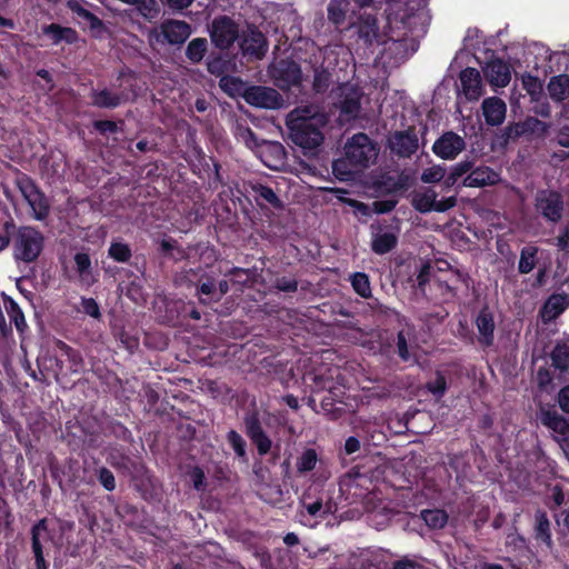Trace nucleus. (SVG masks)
<instances>
[{"mask_svg": "<svg viewBox=\"0 0 569 569\" xmlns=\"http://www.w3.org/2000/svg\"><path fill=\"white\" fill-rule=\"evenodd\" d=\"M427 0H390L387 20L391 32L385 42L382 58L390 66L405 61L418 49V39L429 24Z\"/></svg>", "mask_w": 569, "mask_h": 569, "instance_id": "1", "label": "nucleus"}, {"mask_svg": "<svg viewBox=\"0 0 569 569\" xmlns=\"http://www.w3.org/2000/svg\"><path fill=\"white\" fill-rule=\"evenodd\" d=\"M327 117L317 104L300 106L291 110L286 119L291 141L306 150L319 147L323 141L321 128Z\"/></svg>", "mask_w": 569, "mask_h": 569, "instance_id": "2", "label": "nucleus"}, {"mask_svg": "<svg viewBox=\"0 0 569 569\" xmlns=\"http://www.w3.org/2000/svg\"><path fill=\"white\" fill-rule=\"evenodd\" d=\"M346 157L333 161V173L348 180L355 172L369 167L378 156V148L365 133H357L345 146Z\"/></svg>", "mask_w": 569, "mask_h": 569, "instance_id": "3", "label": "nucleus"}, {"mask_svg": "<svg viewBox=\"0 0 569 569\" xmlns=\"http://www.w3.org/2000/svg\"><path fill=\"white\" fill-rule=\"evenodd\" d=\"M44 238L33 227H20L12 238V254L17 261L33 262L43 249Z\"/></svg>", "mask_w": 569, "mask_h": 569, "instance_id": "4", "label": "nucleus"}, {"mask_svg": "<svg viewBox=\"0 0 569 569\" xmlns=\"http://www.w3.org/2000/svg\"><path fill=\"white\" fill-rule=\"evenodd\" d=\"M330 96L333 106L340 111L341 121H350L358 117L363 93L357 84L341 83L332 89Z\"/></svg>", "mask_w": 569, "mask_h": 569, "instance_id": "5", "label": "nucleus"}, {"mask_svg": "<svg viewBox=\"0 0 569 569\" xmlns=\"http://www.w3.org/2000/svg\"><path fill=\"white\" fill-rule=\"evenodd\" d=\"M191 26L182 20L169 19L163 21L159 28L148 31L147 39L151 47L169 43L180 46L191 36Z\"/></svg>", "mask_w": 569, "mask_h": 569, "instance_id": "6", "label": "nucleus"}, {"mask_svg": "<svg viewBox=\"0 0 569 569\" xmlns=\"http://www.w3.org/2000/svg\"><path fill=\"white\" fill-rule=\"evenodd\" d=\"M536 211L550 222H558L562 218L563 199L552 190H539L535 197Z\"/></svg>", "mask_w": 569, "mask_h": 569, "instance_id": "7", "label": "nucleus"}, {"mask_svg": "<svg viewBox=\"0 0 569 569\" xmlns=\"http://www.w3.org/2000/svg\"><path fill=\"white\" fill-rule=\"evenodd\" d=\"M239 36L238 26L226 16L216 18L210 26L211 41L219 49L230 48Z\"/></svg>", "mask_w": 569, "mask_h": 569, "instance_id": "8", "label": "nucleus"}, {"mask_svg": "<svg viewBox=\"0 0 569 569\" xmlns=\"http://www.w3.org/2000/svg\"><path fill=\"white\" fill-rule=\"evenodd\" d=\"M242 96L246 102L258 108L278 109L283 104L281 94L277 90L268 87L256 86L247 88Z\"/></svg>", "mask_w": 569, "mask_h": 569, "instance_id": "9", "label": "nucleus"}, {"mask_svg": "<svg viewBox=\"0 0 569 569\" xmlns=\"http://www.w3.org/2000/svg\"><path fill=\"white\" fill-rule=\"evenodd\" d=\"M239 44L243 56L261 59L268 51L264 34L254 26H248L239 36Z\"/></svg>", "mask_w": 569, "mask_h": 569, "instance_id": "10", "label": "nucleus"}, {"mask_svg": "<svg viewBox=\"0 0 569 569\" xmlns=\"http://www.w3.org/2000/svg\"><path fill=\"white\" fill-rule=\"evenodd\" d=\"M19 189L32 210L36 220H43L49 213V203L44 194L29 179L19 181Z\"/></svg>", "mask_w": 569, "mask_h": 569, "instance_id": "11", "label": "nucleus"}, {"mask_svg": "<svg viewBox=\"0 0 569 569\" xmlns=\"http://www.w3.org/2000/svg\"><path fill=\"white\" fill-rule=\"evenodd\" d=\"M272 77L281 89L299 86L302 81L300 67L290 60H280L272 68Z\"/></svg>", "mask_w": 569, "mask_h": 569, "instance_id": "12", "label": "nucleus"}, {"mask_svg": "<svg viewBox=\"0 0 569 569\" xmlns=\"http://www.w3.org/2000/svg\"><path fill=\"white\" fill-rule=\"evenodd\" d=\"M466 147L465 140L457 133H443L432 146L436 156L445 160L455 159Z\"/></svg>", "mask_w": 569, "mask_h": 569, "instance_id": "13", "label": "nucleus"}, {"mask_svg": "<svg viewBox=\"0 0 569 569\" xmlns=\"http://www.w3.org/2000/svg\"><path fill=\"white\" fill-rule=\"evenodd\" d=\"M246 433L256 445L259 455L263 456L271 449V440L263 432L257 412H250L244 417Z\"/></svg>", "mask_w": 569, "mask_h": 569, "instance_id": "14", "label": "nucleus"}, {"mask_svg": "<svg viewBox=\"0 0 569 569\" xmlns=\"http://www.w3.org/2000/svg\"><path fill=\"white\" fill-rule=\"evenodd\" d=\"M32 535V551L36 559L37 569H47L44 560L43 548L51 541V535L47 527L46 519L39 520L31 529Z\"/></svg>", "mask_w": 569, "mask_h": 569, "instance_id": "15", "label": "nucleus"}, {"mask_svg": "<svg viewBox=\"0 0 569 569\" xmlns=\"http://www.w3.org/2000/svg\"><path fill=\"white\" fill-rule=\"evenodd\" d=\"M461 91L466 99L478 100L483 93V86L480 72L475 68H466L459 76Z\"/></svg>", "mask_w": 569, "mask_h": 569, "instance_id": "16", "label": "nucleus"}, {"mask_svg": "<svg viewBox=\"0 0 569 569\" xmlns=\"http://www.w3.org/2000/svg\"><path fill=\"white\" fill-rule=\"evenodd\" d=\"M483 73L491 87L503 88L511 79V70L503 60L496 59L487 62Z\"/></svg>", "mask_w": 569, "mask_h": 569, "instance_id": "17", "label": "nucleus"}, {"mask_svg": "<svg viewBox=\"0 0 569 569\" xmlns=\"http://www.w3.org/2000/svg\"><path fill=\"white\" fill-rule=\"evenodd\" d=\"M398 242V234L380 226H371V249L377 254L391 251Z\"/></svg>", "mask_w": 569, "mask_h": 569, "instance_id": "18", "label": "nucleus"}, {"mask_svg": "<svg viewBox=\"0 0 569 569\" xmlns=\"http://www.w3.org/2000/svg\"><path fill=\"white\" fill-rule=\"evenodd\" d=\"M482 114L486 123L491 127H497L503 123L507 113L506 102L498 97H489L482 101Z\"/></svg>", "mask_w": 569, "mask_h": 569, "instance_id": "19", "label": "nucleus"}, {"mask_svg": "<svg viewBox=\"0 0 569 569\" xmlns=\"http://www.w3.org/2000/svg\"><path fill=\"white\" fill-rule=\"evenodd\" d=\"M68 7L79 19H81L80 23H82L84 28H88L93 37L100 38L103 36L106 28L102 21L86 9L83 4L78 1H69Z\"/></svg>", "mask_w": 569, "mask_h": 569, "instance_id": "20", "label": "nucleus"}, {"mask_svg": "<svg viewBox=\"0 0 569 569\" xmlns=\"http://www.w3.org/2000/svg\"><path fill=\"white\" fill-rule=\"evenodd\" d=\"M416 347L415 328L407 325L397 336V351L403 361H417L413 352Z\"/></svg>", "mask_w": 569, "mask_h": 569, "instance_id": "21", "label": "nucleus"}, {"mask_svg": "<svg viewBox=\"0 0 569 569\" xmlns=\"http://www.w3.org/2000/svg\"><path fill=\"white\" fill-rule=\"evenodd\" d=\"M389 143L391 151L403 158L410 157L418 149L417 137L407 132H396Z\"/></svg>", "mask_w": 569, "mask_h": 569, "instance_id": "22", "label": "nucleus"}, {"mask_svg": "<svg viewBox=\"0 0 569 569\" xmlns=\"http://www.w3.org/2000/svg\"><path fill=\"white\" fill-rule=\"evenodd\" d=\"M499 181V174L488 167H478L463 179L462 184L469 188L492 186Z\"/></svg>", "mask_w": 569, "mask_h": 569, "instance_id": "23", "label": "nucleus"}, {"mask_svg": "<svg viewBox=\"0 0 569 569\" xmlns=\"http://www.w3.org/2000/svg\"><path fill=\"white\" fill-rule=\"evenodd\" d=\"M569 307L568 293H556L548 298L543 305L541 316L543 321H551Z\"/></svg>", "mask_w": 569, "mask_h": 569, "instance_id": "24", "label": "nucleus"}, {"mask_svg": "<svg viewBox=\"0 0 569 569\" xmlns=\"http://www.w3.org/2000/svg\"><path fill=\"white\" fill-rule=\"evenodd\" d=\"M476 326L479 332L480 343L490 346L493 341L495 322L491 312L487 308L479 312L476 319Z\"/></svg>", "mask_w": 569, "mask_h": 569, "instance_id": "25", "label": "nucleus"}, {"mask_svg": "<svg viewBox=\"0 0 569 569\" xmlns=\"http://www.w3.org/2000/svg\"><path fill=\"white\" fill-rule=\"evenodd\" d=\"M74 264L79 283L86 288L92 286L97 279L92 272L90 257L87 253L78 252L74 256Z\"/></svg>", "mask_w": 569, "mask_h": 569, "instance_id": "26", "label": "nucleus"}, {"mask_svg": "<svg viewBox=\"0 0 569 569\" xmlns=\"http://www.w3.org/2000/svg\"><path fill=\"white\" fill-rule=\"evenodd\" d=\"M540 420L542 425L556 432L561 440L569 438V422L557 412L543 411Z\"/></svg>", "mask_w": 569, "mask_h": 569, "instance_id": "27", "label": "nucleus"}, {"mask_svg": "<svg viewBox=\"0 0 569 569\" xmlns=\"http://www.w3.org/2000/svg\"><path fill=\"white\" fill-rule=\"evenodd\" d=\"M437 193L435 190L427 188L420 191H416L412 197V207L421 212L427 213L436 211Z\"/></svg>", "mask_w": 569, "mask_h": 569, "instance_id": "28", "label": "nucleus"}, {"mask_svg": "<svg viewBox=\"0 0 569 569\" xmlns=\"http://www.w3.org/2000/svg\"><path fill=\"white\" fill-rule=\"evenodd\" d=\"M547 89L552 100L558 102L563 101L569 97V76L559 74L552 77Z\"/></svg>", "mask_w": 569, "mask_h": 569, "instance_id": "29", "label": "nucleus"}, {"mask_svg": "<svg viewBox=\"0 0 569 569\" xmlns=\"http://www.w3.org/2000/svg\"><path fill=\"white\" fill-rule=\"evenodd\" d=\"M92 103L99 108H116L124 101V97L118 93H112L108 89L101 91H92Z\"/></svg>", "mask_w": 569, "mask_h": 569, "instance_id": "30", "label": "nucleus"}, {"mask_svg": "<svg viewBox=\"0 0 569 569\" xmlns=\"http://www.w3.org/2000/svg\"><path fill=\"white\" fill-rule=\"evenodd\" d=\"M536 527L535 537L537 540L543 542L548 548L552 546L550 522L545 511L538 510L536 512Z\"/></svg>", "mask_w": 569, "mask_h": 569, "instance_id": "31", "label": "nucleus"}, {"mask_svg": "<svg viewBox=\"0 0 569 569\" xmlns=\"http://www.w3.org/2000/svg\"><path fill=\"white\" fill-rule=\"evenodd\" d=\"M551 365L555 369L569 371V342L557 343L550 353Z\"/></svg>", "mask_w": 569, "mask_h": 569, "instance_id": "32", "label": "nucleus"}, {"mask_svg": "<svg viewBox=\"0 0 569 569\" xmlns=\"http://www.w3.org/2000/svg\"><path fill=\"white\" fill-rule=\"evenodd\" d=\"M349 0H330L327 8L329 21L336 26L342 24L349 10Z\"/></svg>", "mask_w": 569, "mask_h": 569, "instance_id": "33", "label": "nucleus"}, {"mask_svg": "<svg viewBox=\"0 0 569 569\" xmlns=\"http://www.w3.org/2000/svg\"><path fill=\"white\" fill-rule=\"evenodd\" d=\"M133 7L148 22L156 21L161 12V7L157 0H137Z\"/></svg>", "mask_w": 569, "mask_h": 569, "instance_id": "34", "label": "nucleus"}, {"mask_svg": "<svg viewBox=\"0 0 569 569\" xmlns=\"http://www.w3.org/2000/svg\"><path fill=\"white\" fill-rule=\"evenodd\" d=\"M208 43L204 38H194L192 39L186 49V57L194 63L200 62L206 52H207Z\"/></svg>", "mask_w": 569, "mask_h": 569, "instance_id": "35", "label": "nucleus"}, {"mask_svg": "<svg viewBox=\"0 0 569 569\" xmlns=\"http://www.w3.org/2000/svg\"><path fill=\"white\" fill-rule=\"evenodd\" d=\"M421 518L431 529H442L448 522V515L440 509L423 510Z\"/></svg>", "mask_w": 569, "mask_h": 569, "instance_id": "36", "label": "nucleus"}, {"mask_svg": "<svg viewBox=\"0 0 569 569\" xmlns=\"http://www.w3.org/2000/svg\"><path fill=\"white\" fill-rule=\"evenodd\" d=\"M57 346L62 356H66L70 362V371L73 373H79L84 367L81 355L62 341H59Z\"/></svg>", "mask_w": 569, "mask_h": 569, "instance_id": "37", "label": "nucleus"}, {"mask_svg": "<svg viewBox=\"0 0 569 569\" xmlns=\"http://www.w3.org/2000/svg\"><path fill=\"white\" fill-rule=\"evenodd\" d=\"M318 455L315 449H306L297 458L296 468L299 473L312 471L318 463Z\"/></svg>", "mask_w": 569, "mask_h": 569, "instance_id": "38", "label": "nucleus"}, {"mask_svg": "<svg viewBox=\"0 0 569 569\" xmlns=\"http://www.w3.org/2000/svg\"><path fill=\"white\" fill-rule=\"evenodd\" d=\"M518 127L521 133H531L538 137L545 136L549 128L547 123L533 117L527 118Z\"/></svg>", "mask_w": 569, "mask_h": 569, "instance_id": "39", "label": "nucleus"}, {"mask_svg": "<svg viewBox=\"0 0 569 569\" xmlns=\"http://www.w3.org/2000/svg\"><path fill=\"white\" fill-rule=\"evenodd\" d=\"M536 252L537 249L533 247H526L521 250L520 260H519V272L520 273H529L536 266Z\"/></svg>", "mask_w": 569, "mask_h": 569, "instance_id": "40", "label": "nucleus"}, {"mask_svg": "<svg viewBox=\"0 0 569 569\" xmlns=\"http://www.w3.org/2000/svg\"><path fill=\"white\" fill-rule=\"evenodd\" d=\"M44 33L49 34L54 43L66 39L71 42L74 37V31L70 28H61L58 24H50L44 29Z\"/></svg>", "mask_w": 569, "mask_h": 569, "instance_id": "41", "label": "nucleus"}, {"mask_svg": "<svg viewBox=\"0 0 569 569\" xmlns=\"http://www.w3.org/2000/svg\"><path fill=\"white\" fill-rule=\"evenodd\" d=\"M351 284L357 293L363 298L371 295V288L367 274L357 272L351 277Z\"/></svg>", "mask_w": 569, "mask_h": 569, "instance_id": "42", "label": "nucleus"}, {"mask_svg": "<svg viewBox=\"0 0 569 569\" xmlns=\"http://www.w3.org/2000/svg\"><path fill=\"white\" fill-rule=\"evenodd\" d=\"M446 176V168L441 164H435L425 169L420 176L423 183H436L441 181Z\"/></svg>", "mask_w": 569, "mask_h": 569, "instance_id": "43", "label": "nucleus"}, {"mask_svg": "<svg viewBox=\"0 0 569 569\" xmlns=\"http://www.w3.org/2000/svg\"><path fill=\"white\" fill-rule=\"evenodd\" d=\"M331 83V74L325 69L315 71L312 88L316 92H325Z\"/></svg>", "mask_w": 569, "mask_h": 569, "instance_id": "44", "label": "nucleus"}, {"mask_svg": "<svg viewBox=\"0 0 569 569\" xmlns=\"http://www.w3.org/2000/svg\"><path fill=\"white\" fill-rule=\"evenodd\" d=\"M377 24L376 19L372 17H367L362 24L359 28V34L365 39L366 42L371 43V41L377 37Z\"/></svg>", "mask_w": 569, "mask_h": 569, "instance_id": "45", "label": "nucleus"}, {"mask_svg": "<svg viewBox=\"0 0 569 569\" xmlns=\"http://www.w3.org/2000/svg\"><path fill=\"white\" fill-rule=\"evenodd\" d=\"M253 190L260 199L264 200L266 202L270 203L276 208L281 207L280 199L270 187L258 184L253 187Z\"/></svg>", "mask_w": 569, "mask_h": 569, "instance_id": "46", "label": "nucleus"}, {"mask_svg": "<svg viewBox=\"0 0 569 569\" xmlns=\"http://www.w3.org/2000/svg\"><path fill=\"white\" fill-rule=\"evenodd\" d=\"M6 309L10 316L11 320L14 322L17 329L19 331H22L27 325H26L23 312L21 311L18 303H16L13 300H9L8 306H6Z\"/></svg>", "mask_w": 569, "mask_h": 569, "instance_id": "47", "label": "nucleus"}, {"mask_svg": "<svg viewBox=\"0 0 569 569\" xmlns=\"http://www.w3.org/2000/svg\"><path fill=\"white\" fill-rule=\"evenodd\" d=\"M109 256L116 261L127 262L131 257V250L127 244L116 242L110 246Z\"/></svg>", "mask_w": 569, "mask_h": 569, "instance_id": "48", "label": "nucleus"}, {"mask_svg": "<svg viewBox=\"0 0 569 569\" xmlns=\"http://www.w3.org/2000/svg\"><path fill=\"white\" fill-rule=\"evenodd\" d=\"M236 136L248 148L253 149V148L258 147L257 137L250 128L243 127L240 124L237 126Z\"/></svg>", "mask_w": 569, "mask_h": 569, "instance_id": "49", "label": "nucleus"}, {"mask_svg": "<svg viewBox=\"0 0 569 569\" xmlns=\"http://www.w3.org/2000/svg\"><path fill=\"white\" fill-rule=\"evenodd\" d=\"M220 88L231 94L234 96L237 93H240L243 89V83L240 79L233 78V77H223L220 80Z\"/></svg>", "mask_w": 569, "mask_h": 569, "instance_id": "50", "label": "nucleus"}, {"mask_svg": "<svg viewBox=\"0 0 569 569\" xmlns=\"http://www.w3.org/2000/svg\"><path fill=\"white\" fill-rule=\"evenodd\" d=\"M427 389L436 397L440 398L445 395L447 389L446 378L437 372L433 380L427 383Z\"/></svg>", "mask_w": 569, "mask_h": 569, "instance_id": "51", "label": "nucleus"}, {"mask_svg": "<svg viewBox=\"0 0 569 569\" xmlns=\"http://www.w3.org/2000/svg\"><path fill=\"white\" fill-rule=\"evenodd\" d=\"M227 438H228L230 446L234 450V452L239 457L244 458L246 457V442L242 439V437L237 431L231 430L228 432Z\"/></svg>", "mask_w": 569, "mask_h": 569, "instance_id": "52", "label": "nucleus"}, {"mask_svg": "<svg viewBox=\"0 0 569 569\" xmlns=\"http://www.w3.org/2000/svg\"><path fill=\"white\" fill-rule=\"evenodd\" d=\"M81 308L86 315H88L94 319H100V317H101L100 308L93 298H82L81 299Z\"/></svg>", "mask_w": 569, "mask_h": 569, "instance_id": "53", "label": "nucleus"}, {"mask_svg": "<svg viewBox=\"0 0 569 569\" xmlns=\"http://www.w3.org/2000/svg\"><path fill=\"white\" fill-rule=\"evenodd\" d=\"M99 481L108 491H112L116 488L113 473L107 468H101L99 470Z\"/></svg>", "mask_w": 569, "mask_h": 569, "instance_id": "54", "label": "nucleus"}, {"mask_svg": "<svg viewBox=\"0 0 569 569\" xmlns=\"http://www.w3.org/2000/svg\"><path fill=\"white\" fill-rule=\"evenodd\" d=\"M277 289L284 292H293L297 290L298 283L295 279L280 278L276 282Z\"/></svg>", "mask_w": 569, "mask_h": 569, "instance_id": "55", "label": "nucleus"}, {"mask_svg": "<svg viewBox=\"0 0 569 569\" xmlns=\"http://www.w3.org/2000/svg\"><path fill=\"white\" fill-rule=\"evenodd\" d=\"M473 170V162L470 160H463L457 163L452 167L451 171L453 172V176H457L458 178L462 177L467 172H471Z\"/></svg>", "mask_w": 569, "mask_h": 569, "instance_id": "56", "label": "nucleus"}, {"mask_svg": "<svg viewBox=\"0 0 569 569\" xmlns=\"http://www.w3.org/2000/svg\"><path fill=\"white\" fill-rule=\"evenodd\" d=\"M522 83L527 92L531 96L538 93L541 90V86L538 82L537 78L527 76L522 79Z\"/></svg>", "mask_w": 569, "mask_h": 569, "instance_id": "57", "label": "nucleus"}, {"mask_svg": "<svg viewBox=\"0 0 569 569\" xmlns=\"http://www.w3.org/2000/svg\"><path fill=\"white\" fill-rule=\"evenodd\" d=\"M191 480L193 482V487L197 490H201L204 487V472L199 467H196L192 469L191 473Z\"/></svg>", "mask_w": 569, "mask_h": 569, "instance_id": "58", "label": "nucleus"}, {"mask_svg": "<svg viewBox=\"0 0 569 569\" xmlns=\"http://www.w3.org/2000/svg\"><path fill=\"white\" fill-rule=\"evenodd\" d=\"M457 203V198L456 197H448L446 199H441V200H437L436 202V211L437 212H445L451 208H453Z\"/></svg>", "mask_w": 569, "mask_h": 569, "instance_id": "59", "label": "nucleus"}, {"mask_svg": "<svg viewBox=\"0 0 569 569\" xmlns=\"http://www.w3.org/2000/svg\"><path fill=\"white\" fill-rule=\"evenodd\" d=\"M396 207V201L387 200V201H376L373 202V210L377 213H386L391 211Z\"/></svg>", "mask_w": 569, "mask_h": 569, "instance_id": "60", "label": "nucleus"}, {"mask_svg": "<svg viewBox=\"0 0 569 569\" xmlns=\"http://www.w3.org/2000/svg\"><path fill=\"white\" fill-rule=\"evenodd\" d=\"M194 0H164V3L174 11H182L190 7Z\"/></svg>", "mask_w": 569, "mask_h": 569, "instance_id": "61", "label": "nucleus"}, {"mask_svg": "<svg viewBox=\"0 0 569 569\" xmlns=\"http://www.w3.org/2000/svg\"><path fill=\"white\" fill-rule=\"evenodd\" d=\"M558 402L560 408L569 413V386L563 387L558 395Z\"/></svg>", "mask_w": 569, "mask_h": 569, "instance_id": "62", "label": "nucleus"}, {"mask_svg": "<svg viewBox=\"0 0 569 569\" xmlns=\"http://www.w3.org/2000/svg\"><path fill=\"white\" fill-rule=\"evenodd\" d=\"M94 127L97 130H99L101 133L106 132H114L117 130V124L113 121L109 120H101L96 121Z\"/></svg>", "mask_w": 569, "mask_h": 569, "instance_id": "63", "label": "nucleus"}, {"mask_svg": "<svg viewBox=\"0 0 569 569\" xmlns=\"http://www.w3.org/2000/svg\"><path fill=\"white\" fill-rule=\"evenodd\" d=\"M360 449V441L356 437H349L345 443L347 455H352Z\"/></svg>", "mask_w": 569, "mask_h": 569, "instance_id": "64", "label": "nucleus"}]
</instances>
